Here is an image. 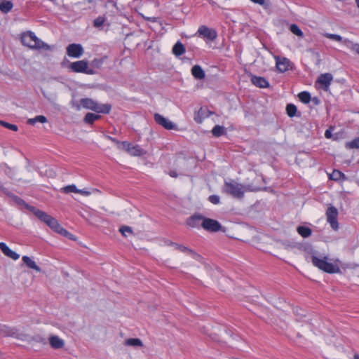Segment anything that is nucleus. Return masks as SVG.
Returning <instances> with one entry per match:
<instances>
[{"instance_id":"obj_32","label":"nucleus","mask_w":359,"mask_h":359,"mask_svg":"<svg viewBox=\"0 0 359 359\" xmlns=\"http://www.w3.org/2000/svg\"><path fill=\"white\" fill-rule=\"evenodd\" d=\"M224 131H225V129L223 126H215L212 130V133L213 134L214 136L215 137H219L221 136L222 135H223L224 133Z\"/></svg>"},{"instance_id":"obj_9","label":"nucleus","mask_w":359,"mask_h":359,"mask_svg":"<svg viewBox=\"0 0 359 359\" xmlns=\"http://www.w3.org/2000/svg\"><path fill=\"white\" fill-rule=\"evenodd\" d=\"M202 227L205 230L210 232H217L222 230V228L221 224L218 221L206 217H204V220L202 221Z\"/></svg>"},{"instance_id":"obj_22","label":"nucleus","mask_w":359,"mask_h":359,"mask_svg":"<svg viewBox=\"0 0 359 359\" xmlns=\"http://www.w3.org/2000/svg\"><path fill=\"white\" fill-rule=\"evenodd\" d=\"M123 344L127 346L133 347H142L143 346L142 341L137 338H129L125 340Z\"/></svg>"},{"instance_id":"obj_25","label":"nucleus","mask_w":359,"mask_h":359,"mask_svg":"<svg viewBox=\"0 0 359 359\" xmlns=\"http://www.w3.org/2000/svg\"><path fill=\"white\" fill-rule=\"evenodd\" d=\"M297 231L298 233L303 238H307L311 235L312 230L307 226H299L297 227Z\"/></svg>"},{"instance_id":"obj_40","label":"nucleus","mask_w":359,"mask_h":359,"mask_svg":"<svg viewBox=\"0 0 359 359\" xmlns=\"http://www.w3.org/2000/svg\"><path fill=\"white\" fill-rule=\"evenodd\" d=\"M105 20L103 17H98L94 20V26L97 28L102 27Z\"/></svg>"},{"instance_id":"obj_35","label":"nucleus","mask_w":359,"mask_h":359,"mask_svg":"<svg viewBox=\"0 0 359 359\" xmlns=\"http://www.w3.org/2000/svg\"><path fill=\"white\" fill-rule=\"evenodd\" d=\"M324 36L327 39H330L331 40H334L336 41H339V42L342 41L343 42V41H344L342 39V37L338 34L326 33L324 34Z\"/></svg>"},{"instance_id":"obj_21","label":"nucleus","mask_w":359,"mask_h":359,"mask_svg":"<svg viewBox=\"0 0 359 359\" xmlns=\"http://www.w3.org/2000/svg\"><path fill=\"white\" fill-rule=\"evenodd\" d=\"M191 74L197 79H203L205 76L204 71L199 65H194L192 67Z\"/></svg>"},{"instance_id":"obj_48","label":"nucleus","mask_w":359,"mask_h":359,"mask_svg":"<svg viewBox=\"0 0 359 359\" xmlns=\"http://www.w3.org/2000/svg\"><path fill=\"white\" fill-rule=\"evenodd\" d=\"M355 3L357 4V6L359 8V0H355Z\"/></svg>"},{"instance_id":"obj_30","label":"nucleus","mask_w":359,"mask_h":359,"mask_svg":"<svg viewBox=\"0 0 359 359\" xmlns=\"http://www.w3.org/2000/svg\"><path fill=\"white\" fill-rule=\"evenodd\" d=\"M290 30L291 31L292 33H293L294 34H295L297 36H299V37L304 36V34H303L302 31L295 24H292L290 25Z\"/></svg>"},{"instance_id":"obj_1","label":"nucleus","mask_w":359,"mask_h":359,"mask_svg":"<svg viewBox=\"0 0 359 359\" xmlns=\"http://www.w3.org/2000/svg\"><path fill=\"white\" fill-rule=\"evenodd\" d=\"M312 264L320 270L328 273H337L340 272V261L339 259L329 262L327 257L316 256L311 257Z\"/></svg>"},{"instance_id":"obj_44","label":"nucleus","mask_w":359,"mask_h":359,"mask_svg":"<svg viewBox=\"0 0 359 359\" xmlns=\"http://www.w3.org/2000/svg\"><path fill=\"white\" fill-rule=\"evenodd\" d=\"M107 138L109 140H110L112 142H114L117 145L118 148V143H123V142H120V141H118V140H116L115 138L111 137L110 136H107Z\"/></svg>"},{"instance_id":"obj_39","label":"nucleus","mask_w":359,"mask_h":359,"mask_svg":"<svg viewBox=\"0 0 359 359\" xmlns=\"http://www.w3.org/2000/svg\"><path fill=\"white\" fill-rule=\"evenodd\" d=\"M175 248L177 249H178L179 250H180L181 252H185V253H188L189 255H195V253L191 250L187 248L185 246L179 245L175 244Z\"/></svg>"},{"instance_id":"obj_15","label":"nucleus","mask_w":359,"mask_h":359,"mask_svg":"<svg viewBox=\"0 0 359 359\" xmlns=\"http://www.w3.org/2000/svg\"><path fill=\"white\" fill-rule=\"evenodd\" d=\"M0 250L5 256L13 260H18L20 258V255L12 250L5 243H0Z\"/></svg>"},{"instance_id":"obj_27","label":"nucleus","mask_w":359,"mask_h":359,"mask_svg":"<svg viewBox=\"0 0 359 359\" xmlns=\"http://www.w3.org/2000/svg\"><path fill=\"white\" fill-rule=\"evenodd\" d=\"M100 116L93 114V113H87L84 117V121L86 123L93 124L95 121L100 118Z\"/></svg>"},{"instance_id":"obj_3","label":"nucleus","mask_w":359,"mask_h":359,"mask_svg":"<svg viewBox=\"0 0 359 359\" xmlns=\"http://www.w3.org/2000/svg\"><path fill=\"white\" fill-rule=\"evenodd\" d=\"M79 104L78 109L82 107L101 114H109L111 109L110 104H101L91 98H83L80 100Z\"/></svg>"},{"instance_id":"obj_10","label":"nucleus","mask_w":359,"mask_h":359,"mask_svg":"<svg viewBox=\"0 0 359 359\" xmlns=\"http://www.w3.org/2000/svg\"><path fill=\"white\" fill-rule=\"evenodd\" d=\"M67 54L70 57L79 58L83 54V48L81 44L72 43L67 47Z\"/></svg>"},{"instance_id":"obj_11","label":"nucleus","mask_w":359,"mask_h":359,"mask_svg":"<svg viewBox=\"0 0 359 359\" xmlns=\"http://www.w3.org/2000/svg\"><path fill=\"white\" fill-rule=\"evenodd\" d=\"M61 191L62 192L65 193V194H69V193H71V192L77 193V194H81V195H82L83 196H88L93 192L98 191L96 189H92V191L88 190V189H79L76 188V187L74 184L66 186V187L62 188Z\"/></svg>"},{"instance_id":"obj_41","label":"nucleus","mask_w":359,"mask_h":359,"mask_svg":"<svg viewBox=\"0 0 359 359\" xmlns=\"http://www.w3.org/2000/svg\"><path fill=\"white\" fill-rule=\"evenodd\" d=\"M250 1L255 4H257L260 6H262L265 8H266L267 7L269 6V1L266 0H250Z\"/></svg>"},{"instance_id":"obj_18","label":"nucleus","mask_w":359,"mask_h":359,"mask_svg":"<svg viewBox=\"0 0 359 359\" xmlns=\"http://www.w3.org/2000/svg\"><path fill=\"white\" fill-rule=\"evenodd\" d=\"M22 260L23 263L26 265V266L28 267L29 269H33L36 272L41 271V268L37 265V264L32 257L25 255L22 257Z\"/></svg>"},{"instance_id":"obj_49","label":"nucleus","mask_w":359,"mask_h":359,"mask_svg":"<svg viewBox=\"0 0 359 359\" xmlns=\"http://www.w3.org/2000/svg\"><path fill=\"white\" fill-rule=\"evenodd\" d=\"M147 20H153L154 21V18H147Z\"/></svg>"},{"instance_id":"obj_16","label":"nucleus","mask_w":359,"mask_h":359,"mask_svg":"<svg viewBox=\"0 0 359 359\" xmlns=\"http://www.w3.org/2000/svg\"><path fill=\"white\" fill-rule=\"evenodd\" d=\"M276 67L280 72L287 71L290 67V62L285 57H276Z\"/></svg>"},{"instance_id":"obj_17","label":"nucleus","mask_w":359,"mask_h":359,"mask_svg":"<svg viewBox=\"0 0 359 359\" xmlns=\"http://www.w3.org/2000/svg\"><path fill=\"white\" fill-rule=\"evenodd\" d=\"M204 220V217L201 215H194L188 219L187 224L193 228H198L202 226V221Z\"/></svg>"},{"instance_id":"obj_23","label":"nucleus","mask_w":359,"mask_h":359,"mask_svg":"<svg viewBox=\"0 0 359 359\" xmlns=\"http://www.w3.org/2000/svg\"><path fill=\"white\" fill-rule=\"evenodd\" d=\"M33 212H34V214L40 220H41L42 222H43L46 224H47L48 221H49L50 219V218L52 217L50 215H47L46 212H44L40 210L33 208Z\"/></svg>"},{"instance_id":"obj_14","label":"nucleus","mask_w":359,"mask_h":359,"mask_svg":"<svg viewBox=\"0 0 359 359\" xmlns=\"http://www.w3.org/2000/svg\"><path fill=\"white\" fill-rule=\"evenodd\" d=\"M198 33L211 41L215 40L217 37L216 32L206 26H201L198 29Z\"/></svg>"},{"instance_id":"obj_7","label":"nucleus","mask_w":359,"mask_h":359,"mask_svg":"<svg viewBox=\"0 0 359 359\" xmlns=\"http://www.w3.org/2000/svg\"><path fill=\"white\" fill-rule=\"evenodd\" d=\"M69 68L74 72L93 74L94 71L88 68V63L85 60H79L72 62Z\"/></svg>"},{"instance_id":"obj_20","label":"nucleus","mask_w":359,"mask_h":359,"mask_svg":"<svg viewBox=\"0 0 359 359\" xmlns=\"http://www.w3.org/2000/svg\"><path fill=\"white\" fill-rule=\"evenodd\" d=\"M251 81L255 86L259 88H266L269 86V82L264 77L252 76Z\"/></svg>"},{"instance_id":"obj_28","label":"nucleus","mask_w":359,"mask_h":359,"mask_svg":"<svg viewBox=\"0 0 359 359\" xmlns=\"http://www.w3.org/2000/svg\"><path fill=\"white\" fill-rule=\"evenodd\" d=\"M36 122L44 123L47 122V118L43 115L36 116L34 118H29L27 121V123L30 125H34Z\"/></svg>"},{"instance_id":"obj_2","label":"nucleus","mask_w":359,"mask_h":359,"mask_svg":"<svg viewBox=\"0 0 359 359\" xmlns=\"http://www.w3.org/2000/svg\"><path fill=\"white\" fill-rule=\"evenodd\" d=\"M21 41L23 45L32 49L50 50L49 45L45 43L30 31L22 34Z\"/></svg>"},{"instance_id":"obj_50","label":"nucleus","mask_w":359,"mask_h":359,"mask_svg":"<svg viewBox=\"0 0 359 359\" xmlns=\"http://www.w3.org/2000/svg\"><path fill=\"white\" fill-rule=\"evenodd\" d=\"M354 359H359V355H355Z\"/></svg>"},{"instance_id":"obj_24","label":"nucleus","mask_w":359,"mask_h":359,"mask_svg":"<svg viewBox=\"0 0 359 359\" xmlns=\"http://www.w3.org/2000/svg\"><path fill=\"white\" fill-rule=\"evenodd\" d=\"M184 52L185 48L182 43L177 42L174 45L172 48V53L174 55H175L176 56H180L183 55Z\"/></svg>"},{"instance_id":"obj_33","label":"nucleus","mask_w":359,"mask_h":359,"mask_svg":"<svg viewBox=\"0 0 359 359\" xmlns=\"http://www.w3.org/2000/svg\"><path fill=\"white\" fill-rule=\"evenodd\" d=\"M287 114L290 117H293L295 116L297 112V107L295 105L292 104H289L286 107Z\"/></svg>"},{"instance_id":"obj_26","label":"nucleus","mask_w":359,"mask_h":359,"mask_svg":"<svg viewBox=\"0 0 359 359\" xmlns=\"http://www.w3.org/2000/svg\"><path fill=\"white\" fill-rule=\"evenodd\" d=\"M13 7V4L10 1H3L0 4V11L2 13H7L11 11Z\"/></svg>"},{"instance_id":"obj_8","label":"nucleus","mask_w":359,"mask_h":359,"mask_svg":"<svg viewBox=\"0 0 359 359\" xmlns=\"http://www.w3.org/2000/svg\"><path fill=\"white\" fill-rule=\"evenodd\" d=\"M46 224L54 231L60 233V235L67 237L69 239L74 240V236L69 233L67 230L64 229L53 217L50 218L49 221H48V223Z\"/></svg>"},{"instance_id":"obj_36","label":"nucleus","mask_w":359,"mask_h":359,"mask_svg":"<svg viewBox=\"0 0 359 359\" xmlns=\"http://www.w3.org/2000/svg\"><path fill=\"white\" fill-rule=\"evenodd\" d=\"M120 232L124 236H127L128 235L133 234V230L130 226H123L119 229Z\"/></svg>"},{"instance_id":"obj_46","label":"nucleus","mask_w":359,"mask_h":359,"mask_svg":"<svg viewBox=\"0 0 359 359\" xmlns=\"http://www.w3.org/2000/svg\"><path fill=\"white\" fill-rule=\"evenodd\" d=\"M170 175L172 177H177V174L175 171H171L170 172Z\"/></svg>"},{"instance_id":"obj_42","label":"nucleus","mask_w":359,"mask_h":359,"mask_svg":"<svg viewBox=\"0 0 359 359\" xmlns=\"http://www.w3.org/2000/svg\"><path fill=\"white\" fill-rule=\"evenodd\" d=\"M219 197L217 195H212L209 196V201L213 204H218L219 203Z\"/></svg>"},{"instance_id":"obj_19","label":"nucleus","mask_w":359,"mask_h":359,"mask_svg":"<svg viewBox=\"0 0 359 359\" xmlns=\"http://www.w3.org/2000/svg\"><path fill=\"white\" fill-rule=\"evenodd\" d=\"M49 343L51 347L55 349L61 348L65 345L64 340L57 336H50L49 338Z\"/></svg>"},{"instance_id":"obj_37","label":"nucleus","mask_w":359,"mask_h":359,"mask_svg":"<svg viewBox=\"0 0 359 359\" xmlns=\"http://www.w3.org/2000/svg\"><path fill=\"white\" fill-rule=\"evenodd\" d=\"M0 124L2 125L3 126H4L5 128L10 129L11 130H13V131H17L18 129V128L16 125L11 124V123L4 122L2 121H0Z\"/></svg>"},{"instance_id":"obj_45","label":"nucleus","mask_w":359,"mask_h":359,"mask_svg":"<svg viewBox=\"0 0 359 359\" xmlns=\"http://www.w3.org/2000/svg\"><path fill=\"white\" fill-rule=\"evenodd\" d=\"M325 136L327 137V138H330L331 136H332V133H331V131L329 130H327L325 133Z\"/></svg>"},{"instance_id":"obj_6","label":"nucleus","mask_w":359,"mask_h":359,"mask_svg":"<svg viewBox=\"0 0 359 359\" xmlns=\"http://www.w3.org/2000/svg\"><path fill=\"white\" fill-rule=\"evenodd\" d=\"M326 219L327 222L330 224L332 229L334 231L339 229V223L337 221L338 218V210L334 206H329L326 210Z\"/></svg>"},{"instance_id":"obj_4","label":"nucleus","mask_w":359,"mask_h":359,"mask_svg":"<svg viewBox=\"0 0 359 359\" xmlns=\"http://www.w3.org/2000/svg\"><path fill=\"white\" fill-rule=\"evenodd\" d=\"M223 191L226 194H230L232 196L238 198H241L245 192L249 191H255V189H250V187H246L242 184L238 183L235 181L226 182L224 183Z\"/></svg>"},{"instance_id":"obj_31","label":"nucleus","mask_w":359,"mask_h":359,"mask_svg":"<svg viewBox=\"0 0 359 359\" xmlns=\"http://www.w3.org/2000/svg\"><path fill=\"white\" fill-rule=\"evenodd\" d=\"M298 97L303 103L307 104L311 101V95L307 92L300 93Z\"/></svg>"},{"instance_id":"obj_13","label":"nucleus","mask_w":359,"mask_h":359,"mask_svg":"<svg viewBox=\"0 0 359 359\" xmlns=\"http://www.w3.org/2000/svg\"><path fill=\"white\" fill-rule=\"evenodd\" d=\"M154 120L158 125L166 130H172L176 128L175 125L172 121L159 114H155Z\"/></svg>"},{"instance_id":"obj_38","label":"nucleus","mask_w":359,"mask_h":359,"mask_svg":"<svg viewBox=\"0 0 359 359\" xmlns=\"http://www.w3.org/2000/svg\"><path fill=\"white\" fill-rule=\"evenodd\" d=\"M343 173L341 172L339 170H334L330 175V178L333 180H339L342 176Z\"/></svg>"},{"instance_id":"obj_5","label":"nucleus","mask_w":359,"mask_h":359,"mask_svg":"<svg viewBox=\"0 0 359 359\" xmlns=\"http://www.w3.org/2000/svg\"><path fill=\"white\" fill-rule=\"evenodd\" d=\"M118 149L125 150L130 155L133 156H141L146 154V151L142 149L139 145H133L128 142L118 143Z\"/></svg>"},{"instance_id":"obj_43","label":"nucleus","mask_w":359,"mask_h":359,"mask_svg":"<svg viewBox=\"0 0 359 359\" xmlns=\"http://www.w3.org/2000/svg\"><path fill=\"white\" fill-rule=\"evenodd\" d=\"M201 112H202V111H201H201H199L197 113V114H196V115H195V116H194V119H195V121H196L197 123H202V121H203V119H202V118H201V116H200V114H201Z\"/></svg>"},{"instance_id":"obj_12","label":"nucleus","mask_w":359,"mask_h":359,"mask_svg":"<svg viewBox=\"0 0 359 359\" xmlns=\"http://www.w3.org/2000/svg\"><path fill=\"white\" fill-rule=\"evenodd\" d=\"M333 79V76L330 73H325L321 74L318 80L317 83L319 85V87L323 88L324 90L327 91L329 88V86Z\"/></svg>"},{"instance_id":"obj_47","label":"nucleus","mask_w":359,"mask_h":359,"mask_svg":"<svg viewBox=\"0 0 359 359\" xmlns=\"http://www.w3.org/2000/svg\"><path fill=\"white\" fill-rule=\"evenodd\" d=\"M7 334L9 335V336H13L14 335V332H13V329H9L8 332H7Z\"/></svg>"},{"instance_id":"obj_29","label":"nucleus","mask_w":359,"mask_h":359,"mask_svg":"<svg viewBox=\"0 0 359 359\" xmlns=\"http://www.w3.org/2000/svg\"><path fill=\"white\" fill-rule=\"evenodd\" d=\"M343 43L347 46L350 49H351L353 51L356 52L359 55V44L358 43H353L348 39H344L343 41Z\"/></svg>"},{"instance_id":"obj_34","label":"nucleus","mask_w":359,"mask_h":359,"mask_svg":"<svg viewBox=\"0 0 359 359\" xmlns=\"http://www.w3.org/2000/svg\"><path fill=\"white\" fill-rule=\"evenodd\" d=\"M346 147L347 149H358L359 148V137H357L351 142H346Z\"/></svg>"}]
</instances>
